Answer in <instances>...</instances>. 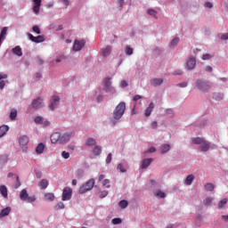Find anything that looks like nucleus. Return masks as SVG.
Masks as SVG:
<instances>
[{
  "label": "nucleus",
  "mask_w": 228,
  "mask_h": 228,
  "mask_svg": "<svg viewBox=\"0 0 228 228\" xmlns=\"http://www.w3.org/2000/svg\"><path fill=\"white\" fill-rule=\"evenodd\" d=\"M124 113H126V102H121L117 105L113 111L114 119L110 121L111 126H115V124H117V120H120V118L124 117Z\"/></svg>",
  "instance_id": "obj_1"
},
{
  "label": "nucleus",
  "mask_w": 228,
  "mask_h": 228,
  "mask_svg": "<svg viewBox=\"0 0 228 228\" xmlns=\"http://www.w3.org/2000/svg\"><path fill=\"white\" fill-rule=\"evenodd\" d=\"M191 142L194 143V145H200V149L201 152H208L209 149L211 148V142L206 141L202 137H196L191 140Z\"/></svg>",
  "instance_id": "obj_2"
},
{
  "label": "nucleus",
  "mask_w": 228,
  "mask_h": 228,
  "mask_svg": "<svg viewBox=\"0 0 228 228\" xmlns=\"http://www.w3.org/2000/svg\"><path fill=\"white\" fill-rule=\"evenodd\" d=\"M94 184H95V180L92 178L79 188L78 192L86 193V191H90V190L94 188Z\"/></svg>",
  "instance_id": "obj_3"
},
{
  "label": "nucleus",
  "mask_w": 228,
  "mask_h": 228,
  "mask_svg": "<svg viewBox=\"0 0 228 228\" xmlns=\"http://www.w3.org/2000/svg\"><path fill=\"white\" fill-rule=\"evenodd\" d=\"M196 86L199 90H202V92H208L211 88V84L209 81L198 79L196 81Z\"/></svg>",
  "instance_id": "obj_4"
},
{
  "label": "nucleus",
  "mask_w": 228,
  "mask_h": 228,
  "mask_svg": "<svg viewBox=\"0 0 228 228\" xmlns=\"http://www.w3.org/2000/svg\"><path fill=\"white\" fill-rule=\"evenodd\" d=\"M72 136H74V132L64 133L62 135H61L59 143H61V145H65V143H67L70 140V138H72Z\"/></svg>",
  "instance_id": "obj_5"
},
{
  "label": "nucleus",
  "mask_w": 228,
  "mask_h": 228,
  "mask_svg": "<svg viewBox=\"0 0 228 228\" xmlns=\"http://www.w3.org/2000/svg\"><path fill=\"white\" fill-rule=\"evenodd\" d=\"M72 199V188L65 187L62 191L61 200H70Z\"/></svg>",
  "instance_id": "obj_6"
},
{
  "label": "nucleus",
  "mask_w": 228,
  "mask_h": 228,
  "mask_svg": "<svg viewBox=\"0 0 228 228\" xmlns=\"http://www.w3.org/2000/svg\"><path fill=\"white\" fill-rule=\"evenodd\" d=\"M33 3V12L36 15L40 13V7L42 6V0H32Z\"/></svg>",
  "instance_id": "obj_7"
},
{
  "label": "nucleus",
  "mask_w": 228,
  "mask_h": 228,
  "mask_svg": "<svg viewBox=\"0 0 228 228\" xmlns=\"http://www.w3.org/2000/svg\"><path fill=\"white\" fill-rule=\"evenodd\" d=\"M28 37L31 42H34L35 44H41V42H45V37L44 36H37L35 37L32 34H28Z\"/></svg>",
  "instance_id": "obj_8"
},
{
  "label": "nucleus",
  "mask_w": 228,
  "mask_h": 228,
  "mask_svg": "<svg viewBox=\"0 0 228 228\" xmlns=\"http://www.w3.org/2000/svg\"><path fill=\"white\" fill-rule=\"evenodd\" d=\"M32 108L35 110H40V108H44V100L42 98H37L32 102Z\"/></svg>",
  "instance_id": "obj_9"
},
{
  "label": "nucleus",
  "mask_w": 228,
  "mask_h": 228,
  "mask_svg": "<svg viewBox=\"0 0 228 228\" xmlns=\"http://www.w3.org/2000/svg\"><path fill=\"white\" fill-rule=\"evenodd\" d=\"M85 40H75L74 45H73V51H81L85 47Z\"/></svg>",
  "instance_id": "obj_10"
},
{
  "label": "nucleus",
  "mask_w": 228,
  "mask_h": 228,
  "mask_svg": "<svg viewBox=\"0 0 228 228\" xmlns=\"http://www.w3.org/2000/svg\"><path fill=\"white\" fill-rule=\"evenodd\" d=\"M195 65H197V61L195 60V58L191 57L186 63L187 70H193V69H195Z\"/></svg>",
  "instance_id": "obj_11"
},
{
  "label": "nucleus",
  "mask_w": 228,
  "mask_h": 228,
  "mask_svg": "<svg viewBox=\"0 0 228 228\" xmlns=\"http://www.w3.org/2000/svg\"><path fill=\"white\" fill-rule=\"evenodd\" d=\"M58 104H60V97L59 96H53L52 102H51V110H56L58 108Z\"/></svg>",
  "instance_id": "obj_12"
},
{
  "label": "nucleus",
  "mask_w": 228,
  "mask_h": 228,
  "mask_svg": "<svg viewBox=\"0 0 228 228\" xmlns=\"http://www.w3.org/2000/svg\"><path fill=\"white\" fill-rule=\"evenodd\" d=\"M19 143L20 147H25V145H28V143H29V138L27 135H22L19 139Z\"/></svg>",
  "instance_id": "obj_13"
},
{
  "label": "nucleus",
  "mask_w": 228,
  "mask_h": 228,
  "mask_svg": "<svg viewBox=\"0 0 228 228\" xmlns=\"http://www.w3.org/2000/svg\"><path fill=\"white\" fill-rule=\"evenodd\" d=\"M60 138H61V134L58 132L53 133L51 135V142L52 143H60Z\"/></svg>",
  "instance_id": "obj_14"
},
{
  "label": "nucleus",
  "mask_w": 228,
  "mask_h": 228,
  "mask_svg": "<svg viewBox=\"0 0 228 228\" xmlns=\"http://www.w3.org/2000/svg\"><path fill=\"white\" fill-rule=\"evenodd\" d=\"M150 83L151 86H160V85H163V78H152Z\"/></svg>",
  "instance_id": "obj_15"
},
{
  "label": "nucleus",
  "mask_w": 228,
  "mask_h": 228,
  "mask_svg": "<svg viewBox=\"0 0 228 228\" xmlns=\"http://www.w3.org/2000/svg\"><path fill=\"white\" fill-rule=\"evenodd\" d=\"M154 110V102H151L144 111L145 117H151L152 110Z\"/></svg>",
  "instance_id": "obj_16"
},
{
  "label": "nucleus",
  "mask_w": 228,
  "mask_h": 228,
  "mask_svg": "<svg viewBox=\"0 0 228 228\" xmlns=\"http://www.w3.org/2000/svg\"><path fill=\"white\" fill-rule=\"evenodd\" d=\"M11 211H12L11 207H7V208L2 209V211L0 213V218H4V216H8L10 215Z\"/></svg>",
  "instance_id": "obj_17"
},
{
  "label": "nucleus",
  "mask_w": 228,
  "mask_h": 228,
  "mask_svg": "<svg viewBox=\"0 0 228 228\" xmlns=\"http://www.w3.org/2000/svg\"><path fill=\"white\" fill-rule=\"evenodd\" d=\"M193 181H195V175H189L184 181V184H187V186H190L193 183Z\"/></svg>",
  "instance_id": "obj_18"
},
{
  "label": "nucleus",
  "mask_w": 228,
  "mask_h": 228,
  "mask_svg": "<svg viewBox=\"0 0 228 228\" xmlns=\"http://www.w3.org/2000/svg\"><path fill=\"white\" fill-rule=\"evenodd\" d=\"M0 192H1L2 197H4V199H6L8 197V189L6 188V186L1 185Z\"/></svg>",
  "instance_id": "obj_19"
},
{
  "label": "nucleus",
  "mask_w": 228,
  "mask_h": 228,
  "mask_svg": "<svg viewBox=\"0 0 228 228\" xmlns=\"http://www.w3.org/2000/svg\"><path fill=\"white\" fill-rule=\"evenodd\" d=\"M102 152V148L99 145H96L94 147L93 149V153L94 154V156H101Z\"/></svg>",
  "instance_id": "obj_20"
},
{
  "label": "nucleus",
  "mask_w": 228,
  "mask_h": 228,
  "mask_svg": "<svg viewBox=\"0 0 228 228\" xmlns=\"http://www.w3.org/2000/svg\"><path fill=\"white\" fill-rule=\"evenodd\" d=\"M151 163H152V159H143L142 168H149V167H151Z\"/></svg>",
  "instance_id": "obj_21"
},
{
  "label": "nucleus",
  "mask_w": 228,
  "mask_h": 228,
  "mask_svg": "<svg viewBox=\"0 0 228 228\" xmlns=\"http://www.w3.org/2000/svg\"><path fill=\"white\" fill-rule=\"evenodd\" d=\"M105 90L106 92H111V78L105 79Z\"/></svg>",
  "instance_id": "obj_22"
},
{
  "label": "nucleus",
  "mask_w": 228,
  "mask_h": 228,
  "mask_svg": "<svg viewBox=\"0 0 228 228\" xmlns=\"http://www.w3.org/2000/svg\"><path fill=\"white\" fill-rule=\"evenodd\" d=\"M28 196H29V194H28V191H26V189H23L20 192V200H27Z\"/></svg>",
  "instance_id": "obj_23"
},
{
  "label": "nucleus",
  "mask_w": 228,
  "mask_h": 228,
  "mask_svg": "<svg viewBox=\"0 0 228 228\" xmlns=\"http://www.w3.org/2000/svg\"><path fill=\"white\" fill-rule=\"evenodd\" d=\"M8 126H0V138H3V136H4V134H6V133H8Z\"/></svg>",
  "instance_id": "obj_24"
},
{
  "label": "nucleus",
  "mask_w": 228,
  "mask_h": 228,
  "mask_svg": "<svg viewBox=\"0 0 228 228\" xmlns=\"http://www.w3.org/2000/svg\"><path fill=\"white\" fill-rule=\"evenodd\" d=\"M13 54H16V56H22V48L20 46H15L12 48Z\"/></svg>",
  "instance_id": "obj_25"
},
{
  "label": "nucleus",
  "mask_w": 228,
  "mask_h": 228,
  "mask_svg": "<svg viewBox=\"0 0 228 228\" xmlns=\"http://www.w3.org/2000/svg\"><path fill=\"white\" fill-rule=\"evenodd\" d=\"M47 186H49V182L45 179H42L39 182V187L41 188V190H45V188H47Z\"/></svg>",
  "instance_id": "obj_26"
},
{
  "label": "nucleus",
  "mask_w": 228,
  "mask_h": 228,
  "mask_svg": "<svg viewBox=\"0 0 228 228\" xmlns=\"http://www.w3.org/2000/svg\"><path fill=\"white\" fill-rule=\"evenodd\" d=\"M45 149V145L44 143H39L36 148L37 154H42L44 152V150Z\"/></svg>",
  "instance_id": "obj_27"
},
{
  "label": "nucleus",
  "mask_w": 228,
  "mask_h": 228,
  "mask_svg": "<svg viewBox=\"0 0 228 228\" xmlns=\"http://www.w3.org/2000/svg\"><path fill=\"white\" fill-rule=\"evenodd\" d=\"M155 197H157L158 199H165V197H167V194L163 192V191L159 190L155 192Z\"/></svg>",
  "instance_id": "obj_28"
},
{
  "label": "nucleus",
  "mask_w": 228,
  "mask_h": 228,
  "mask_svg": "<svg viewBox=\"0 0 228 228\" xmlns=\"http://www.w3.org/2000/svg\"><path fill=\"white\" fill-rule=\"evenodd\" d=\"M6 33H8V27H4L2 28V31L0 33V40H4Z\"/></svg>",
  "instance_id": "obj_29"
},
{
  "label": "nucleus",
  "mask_w": 228,
  "mask_h": 228,
  "mask_svg": "<svg viewBox=\"0 0 228 228\" xmlns=\"http://www.w3.org/2000/svg\"><path fill=\"white\" fill-rule=\"evenodd\" d=\"M102 54L106 58L111 54V47L107 46L102 50Z\"/></svg>",
  "instance_id": "obj_30"
},
{
  "label": "nucleus",
  "mask_w": 228,
  "mask_h": 228,
  "mask_svg": "<svg viewBox=\"0 0 228 228\" xmlns=\"http://www.w3.org/2000/svg\"><path fill=\"white\" fill-rule=\"evenodd\" d=\"M96 142L95 139L94 138H88L86 142V145L87 147H94V145H95Z\"/></svg>",
  "instance_id": "obj_31"
},
{
  "label": "nucleus",
  "mask_w": 228,
  "mask_h": 228,
  "mask_svg": "<svg viewBox=\"0 0 228 228\" xmlns=\"http://www.w3.org/2000/svg\"><path fill=\"white\" fill-rule=\"evenodd\" d=\"M204 188L207 191H213V190H215V185L211 183H208L204 185Z\"/></svg>",
  "instance_id": "obj_32"
},
{
  "label": "nucleus",
  "mask_w": 228,
  "mask_h": 228,
  "mask_svg": "<svg viewBox=\"0 0 228 228\" xmlns=\"http://www.w3.org/2000/svg\"><path fill=\"white\" fill-rule=\"evenodd\" d=\"M170 151V145L169 144H164L161 146V154H167Z\"/></svg>",
  "instance_id": "obj_33"
},
{
  "label": "nucleus",
  "mask_w": 228,
  "mask_h": 228,
  "mask_svg": "<svg viewBox=\"0 0 228 228\" xmlns=\"http://www.w3.org/2000/svg\"><path fill=\"white\" fill-rule=\"evenodd\" d=\"M9 117L11 120H15L17 118V110L15 109L11 110V113Z\"/></svg>",
  "instance_id": "obj_34"
},
{
  "label": "nucleus",
  "mask_w": 228,
  "mask_h": 228,
  "mask_svg": "<svg viewBox=\"0 0 228 228\" xmlns=\"http://www.w3.org/2000/svg\"><path fill=\"white\" fill-rule=\"evenodd\" d=\"M227 201H228V199H227V198H224V199L221 200L218 202V208H219V209H222V208H224V206H225V204H227Z\"/></svg>",
  "instance_id": "obj_35"
},
{
  "label": "nucleus",
  "mask_w": 228,
  "mask_h": 228,
  "mask_svg": "<svg viewBox=\"0 0 228 228\" xmlns=\"http://www.w3.org/2000/svg\"><path fill=\"white\" fill-rule=\"evenodd\" d=\"M133 48H131V46L129 45H126V48H125V53L127 55V56H131V54H133Z\"/></svg>",
  "instance_id": "obj_36"
},
{
  "label": "nucleus",
  "mask_w": 228,
  "mask_h": 228,
  "mask_svg": "<svg viewBox=\"0 0 228 228\" xmlns=\"http://www.w3.org/2000/svg\"><path fill=\"white\" fill-rule=\"evenodd\" d=\"M45 199H46V200H54V194L53 193H51V192H48V193H45Z\"/></svg>",
  "instance_id": "obj_37"
},
{
  "label": "nucleus",
  "mask_w": 228,
  "mask_h": 228,
  "mask_svg": "<svg viewBox=\"0 0 228 228\" xmlns=\"http://www.w3.org/2000/svg\"><path fill=\"white\" fill-rule=\"evenodd\" d=\"M118 206H120L122 208V209H126V208H127V206H129V203L127 202V200H123L118 203Z\"/></svg>",
  "instance_id": "obj_38"
},
{
  "label": "nucleus",
  "mask_w": 228,
  "mask_h": 228,
  "mask_svg": "<svg viewBox=\"0 0 228 228\" xmlns=\"http://www.w3.org/2000/svg\"><path fill=\"white\" fill-rule=\"evenodd\" d=\"M212 203H213V198H206L203 200L204 206H211Z\"/></svg>",
  "instance_id": "obj_39"
},
{
  "label": "nucleus",
  "mask_w": 228,
  "mask_h": 228,
  "mask_svg": "<svg viewBox=\"0 0 228 228\" xmlns=\"http://www.w3.org/2000/svg\"><path fill=\"white\" fill-rule=\"evenodd\" d=\"M34 122L36 124H42L44 122V118L42 116H37L35 118Z\"/></svg>",
  "instance_id": "obj_40"
},
{
  "label": "nucleus",
  "mask_w": 228,
  "mask_h": 228,
  "mask_svg": "<svg viewBox=\"0 0 228 228\" xmlns=\"http://www.w3.org/2000/svg\"><path fill=\"white\" fill-rule=\"evenodd\" d=\"M55 211H58V209H65V204H63V202H59L55 208H54Z\"/></svg>",
  "instance_id": "obj_41"
},
{
  "label": "nucleus",
  "mask_w": 228,
  "mask_h": 228,
  "mask_svg": "<svg viewBox=\"0 0 228 228\" xmlns=\"http://www.w3.org/2000/svg\"><path fill=\"white\" fill-rule=\"evenodd\" d=\"M118 170L122 172V173H126V167H124V164H122V163L118 165Z\"/></svg>",
  "instance_id": "obj_42"
},
{
  "label": "nucleus",
  "mask_w": 228,
  "mask_h": 228,
  "mask_svg": "<svg viewBox=\"0 0 228 228\" xmlns=\"http://www.w3.org/2000/svg\"><path fill=\"white\" fill-rule=\"evenodd\" d=\"M211 58H213V55L209 54V53H205L202 55V60L204 61H206V60H211Z\"/></svg>",
  "instance_id": "obj_43"
},
{
  "label": "nucleus",
  "mask_w": 228,
  "mask_h": 228,
  "mask_svg": "<svg viewBox=\"0 0 228 228\" xmlns=\"http://www.w3.org/2000/svg\"><path fill=\"white\" fill-rule=\"evenodd\" d=\"M179 44V37H175L172 41H171V46L172 47H175V45Z\"/></svg>",
  "instance_id": "obj_44"
},
{
  "label": "nucleus",
  "mask_w": 228,
  "mask_h": 228,
  "mask_svg": "<svg viewBox=\"0 0 228 228\" xmlns=\"http://www.w3.org/2000/svg\"><path fill=\"white\" fill-rule=\"evenodd\" d=\"M76 177L77 179H81L83 177V170L81 169H78L77 172H76Z\"/></svg>",
  "instance_id": "obj_45"
},
{
  "label": "nucleus",
  "mask_w": 228,
  "mask_h": 228,
  "mask_svg": "<svg viewBox=\"0 0 228 228\" xmlns=\"http://www.w3.org/2000/svg\"><path fill=\"white\" fill-rule=\"evenodd\" d=\"M112 224L114 225H118V224H122V219H120V218H114V219H112Z\"/></svg>",
  "instance_id": "obj_46"
},
{
  "label": "nucleus",
  "mask_w": 228,
  "mask_h": 228,
  "mask_svg": "<svg viewBox=\"0 0 228 228\" xmlns=\"http://www.w3.org/2000/svg\"><path fill=\"white\" fill-rule=\"evenodd\" d=\"M148 13H149V15H151L152 17H156L158 12L154 9H148Z\"/></svg>",
  "instance_id": "obj_47"
},
{
  "label": "nucleus",
  "mask_w": 228,
  "mask_h": 228,
  "mask_svg": "<svg viewBox=\"0 0 228 228\" xmlns=\"http://www.w3.org/2000/svg\"><path fill=\"white\" fill-rule=\"evenodd\" d=\"M61 156L64 159H69L70 158V153L64 151H62Z\"/></svg>",
  "instance_id": "obj_48"
},
{
  "label": "nucleus",
  "mask_w": 228,
  "mask_h": 228,
  "mask_svg": "<svg viewBox=\"0 0 228 228\" xmlns=\"http://www.w3.org/2000/svg\"><path fill=\"white\" fill-rule=\"evenodd\" d=\"M32 30L34 31V33H37V35H40V28L38 26L35 25L32 28Z\"/></svg>",
  "instance_id": "obj_49"
},
{
  "label": "nucleus",
  "mask_w": 228,
  "mask_h": 228,
  "mask_svg": "<svg viewBox=\"0 0 228 228\" xmlns=\"http://www.w3.org/2000/svg\"><path fill=\"white\" fill-rule=\"evenodd\" d=\"M27 200L28 202H35L37 198L35 196H28Z\"/></svg>",
  "instance_id": "obj_50"
},
{
  "label": "nucleus",
  "mask_w": 228,
  "mask_h": 228,
  "mask_svg": "<svg viewBox=\"0 0 228 228\" xmlns=\"http://www.w3.org/2000/svg\"><path fill=\"white\" fill-rule=\"evenodd\" d=\"M111 159H112V154L109 153L107 158H106V163L107 165H109V163H111Z\"/></svg>",
  "instance_id": "obj_51"
},
{
  "label": "nucleus",
  "mask_w": 228,
  "mask_h": 228,
  "mask_svg": "<svg viewBox=\"0 0 228 228\" xmlns=\"http://www.w3.org/2000/svg\"><path fill=\"white\" fill-rule=\"evenodd\" d=\"M140 99H142V96L140 95V94H136L134 99H133V102H138V101H140Z\"/></svg>",
  "instance_id": "obj_52"
},
{
  "label": "nucleus",
  "mask_w": 228,
  "mask_h": 228,
  "mask_svg": "<svg viewBox=\"0 0 228 228\" xmlns=\"http://www.w3.org/2000/svg\"><path fill=\"white\" fill-rule=\"evenodd\" d=\"M108 184H110V179L103 180L102 186H106V188H110V185Z\"/></svg>",
  "instance_id": "obj_53"
},
{
  "label": "nucleus",
  "mask_w": 228,
  "mask_h": 228,
  "mask_svg": "<svg viewBox=\"0 0 228 228\" xmlns=\"http://www.w3.org/2000/svg\"><path fill=\"white\" fill-rule=\"evenodd\" d=\"M36 61L37 65H44V60H42L40 57H37Z\"/></svg>",
  "instance_id": "obj_54"
},
{
  "label": "nucleus",
  "mask_w": 228,
  "mask_h": 228,
  "mask_svg": "<svg viewBox=\"0 0 228 228\" xmlns=\"http://www.w3.org/2000/svg\"><path fill=\"white\" fill-rule=\"evenodd\" d=\"M101 199H104V197H108V191H102L100 194Z\"/></svg>",
  "instance_id": "obj_55"
},
{
  "label": "nucleus",
  "mask_w": 228,
  "mask_h": 228,
  "mask_svg": "<svg viewBox=\"0 0 228 228\" xmlns=\"http://www.w3.org/2000/svg\"><path fill=\"white\" fill-rule=\"evenodd\" d=\"M50 122L47 119L43 120V122L41 123L42 126H44L45 127H47V126H50Z\"/></svg>",
  "instance_id": "obj_56"
},
{
  "label": "nucleus",
  "mask_w": 228,
  "mask_h": 228,
  "mask_svg": "<svg viewBox=\"0 0 228 228\" xmlns=\"http://www.w3.org/2000/svg\"><path fill=\"white\" fill-rule=\"evenodd\" d=\"M173 74H174V76H182L183 70H181V69H176V70L174 71Z\"/></svg>",
  "instance_id": "obj_57"
},
{
  "label": "nucleus",
  "mask_w": 228,
  "mask_h": 228,
  "mask_svg": "<svg viewBox=\"0 0 228 228\" xmlns=\"http://www.w3.org/2000/svg\"><path fill=\"white\" fill-rule=\"evenodd\" d=\"M19 186H20V180L19 179V175H16V184H15V188H19Z\"/></svg>",
  "instance_id": "obj_58"
},
{
  "label": "nucleus",
  "mask_w": 228,
  "mask_h": 228,
  "mask_svg": "<svg viewBox=\"0 0 228 228\" xmlns=\"http://www.w3.org/2000/svg\"><path fill=\"white\" fill-rule=\"evenodd\" d=\"M178 86L180 88H186V86H188V83L187 82L180 83V84H178Z\"/></svg>",
  "instance_id": "obj_59"
},
{
  "label": "nucleus",
  "mask_w": 228,
  "mask_h": 228,
  "mask_svg": "<svg viewBox=\"0 0 228 228\" xmlns=\"http://www.w3.org/2000/svg\"><path fill=\"white\" fill-rule=\"evenodd\" d=\"M204 6L205 8H213V4H211V2H206Z\"/></svg>",
  "instance_id": "obj_60"
},
{
  "label": "nucleus",
  "mask_w": 228,
  "mask_h": 228,
  "mask_svg": "<svg viewBox=\"0 0 228 228\" xmlns=\"http://www.w3.org/2000/svg\"><path fill=\"white\" fill-rule=\"evenodd\" d=\"M2 79H8V75L7 74H4V73H0V81Z\"/></svg>",
  "instance_id": "obj_61"
},
{
  "label": "nucleus",
  "mask_w": 228,
  "mask_h": 228,
  "mask_svg": "<svg viewBox=\"0 0 228 228\" xmlns=\"http://www.w3.org/2000/svg\"><path fill=\"white\" fill-rule=\"evenodd\" d=\"M151 129H156L158 127V123L156 121L151 122Z\"/></svg>",
  "instance_id": "obj_62"
},
{
  "label": "nucleus",
  "mask_w": 228,
  "mask_h": 228,
  "mask_svg": "<svg viewBox=\"0 0 228 228\" xmlns=\"http://www.w3.org/2000/svg\"><path fill=\"white\" fill-rule=\"evenodd\" d=\"M221 40H228V33H224L221 36Z\"/></svg>",
  "instance_id": "obj_63"
},
{
  "label": "nucleus",
  "mask_w": 228,
  "mask_h": 228,
  "mask_svg": "<svg viewBox=\"0 0 228 228\" xmlns=\"http://www.w3.org/2000/svg\"><path fill=\"white\" fill-rule=\"evenodd\" d=\"M205 71L206 72H213V68L211 66H207V67H205Z\"/></svg>",
  "instance_id": "obj_64"
}]
</instances>
